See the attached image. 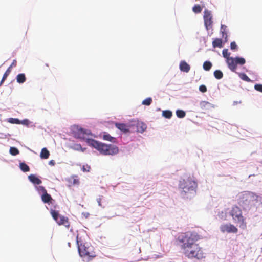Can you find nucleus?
Listing matches in <instances>:
<instances>
[{
	"label": "nucleus",
	"instance_id": "f257e3e1",
	"mask_svg": "<svg viewBox=\"0 0 262 262\" xmlns=\"http://www.w3.org/2000/svg\"><path fill=\"white\" fill-rule=\"evenodd\" d=\"M200 239L196 233L187 232L179 236L178 240L181 244L182 253L189 259H201L205 257L203 250L196 243Z\"/></svg>",
	"mask_w": 262,
	"mask_h": 262
},
{
	"label": "nucleus",
	"instance_id": "f03ea898",
	"mask_svg": "<svg viewBox=\"0 0 262 262\" xmlns=\"http://www.w3.org/2000/svg\"><path fill=\"white\" fill-rule=\"evenodd\" d=\"M86 143L90 146L97 149L101 154L103 155H114L118 153V147L113 144H106L92 139L83 138Z\"/></svg>",
	"mask_w": 262,
	"mask_h": 262
},
{
	"label": "nucleus",
	"instance_id": "7ed1b4c3",
	"mask_svg": "<svg viewBox=\"0 0 262 262\" xmlns=\"http://www.w3.org/2000/svg\"><path fill=\"white\" fill-rule=\"evenodd\" d=\"M197 187V183L193 177L190 174H185L183 178L180 180L179 188L182 189V193L185 194L186 193L193 191Z\"/></svg>",
	"mask_w": 262,
	"mask_h": 262
},
{
	"label": "nucleus",
	"instance_id": "20e7f679",
	"mask_svg": "<svg viewBox=\"0 0 262 262\" xmlns=\"http://www.w3.org/2000/svg\"><path fill=\"white\" fill-rule=\"evenodd\" d=\"M229 214L232 217V220L239 224V227L241 229L243 230L246 229V219L243 214L242 209L237 205H233L230 210Z\"/></svg>",
	"mask_w": 262,
	"mask_h": 262
},
{
	"label": "nucleus",
	"instance_id": "39448f33",
	"mask_svg": "<svg viewBox=\"0 0 262 262\" xmlns=\"http://www.w3.org/2000/svg\"><path fill=\"white\" fill-rule=\"evenodd\" d=\"M222 54L223 57L226 59V61L228 68L232 72L236 71L238 64L243 66L246 62L245 59L243 57H236L233 58L230 57V53L228 52V50L227 49L223 50Z\"/></svg>",
	"mask_w": 262,
	"mask_h": 262
},
{
	"label": "nucleus",
	"instance_id": "423d86ee",
	"mask_svg": "<svg viewBox=\"0 0 262 262\" xmlns=\"http://www.w3.org/2000/svg\"><path fill=\"white\" fill-rule=\"evenodd\" d=\"M255 201V196L250 192H243L239 194L237 203L243 209L251 207Z\"/></svg>",
	"mask_w": 262,
	"mask_h": 262
},
{
	"label": "nucleus",
	"instance_id": "0eeeda50",
	"mask_svg": "<svg viewBox=\"0 0 262 262\" xmlns=\"http://www.w3.org/2000/svg\"><path fill=\"white\" fill-rule=\"evenodd\" d=\"M83 248V261L88 262L96 257L94 248L90 243L85 242Z\"/></svg>",
	"mask_w": 262,
	"mask_h": 262
},
{
	"label": "nucleus",
	"instance_id": "6e6552de",
	"mask_svg": "<svg viewBox=\"0 0 262 262\" xmlns=\"http://www.w3.org/2000/svg\"><path fill=\"white\" fill-rule=\"evenodd\" d=\"M204 21L205 26L207 30H210L212 27V16L211 12L207 9L204 12Z\"/></svg>",
	"mask_w": 262,
	"mask_h": 262
},
{
	"label": "nucleus",
	"instance_id": "1a4fd4ad",
	"mask_svg": "<svg viewBox=\"0 0 262 262\" xmlns=\"http://www.w3.org/2000/svg\"><path fill=\"white\" fill-rule=\"evenodd\" d=\"M220 230L223 233H236L238 232V229L233 224H224L220 227Z\"/></svg>",
	"mask_w": 262,
	"mask_h": 262
},
{
	"label": "nucleus",
	"instance_id": "9d476101",
	"mask_svg": "<svg viewBox=\"0 0 262 262\" xmlns=\"http://www.w3.org/2000/svg\"><path fill=\"white\" fill-rule=\"evenodd\" d=\"M200 107L203 113L209 112L214 107L213 104L206 101H201L200 103Z\"/></svg>",
	"mask_w": 262,
	"mask_h": 262
},
{
	"label": "nucleus",
	"instance_id": "9b49d317",
	"mask_svg": "<svg viewBox=\"0 0 262 262\" xmlns=\"http://www.w3.org/2000/svg\"><path fill=\"white\" fill-rule=\"evenodd\" d=\"M56 222L59 225H63L67 228L70 226L68 218L62 215H60Z\"/></svg>",
	"mask_w": 262,
	"mask_h": 262
},
{
	"label": "nucleus",
	"instance_id": "f8f14e48",
	"mask_svg": "<svg viewBox=\"0 0 262 262\" xmlns=\"http://www.w3.org/2000/svg\"><path fill=\"white\" fill-rule=\"evenodd\" d=\"M115 125L118 129L124 133L129 132L130 127V125L117 122L115 123Z\"/></svg>",
	"mask_w": 262,
	"mask_h": 262
},
{
	"label": "nucleus",
	"instance_id": "ddd939ff",
	"mask_svg": "<svg viewBox=\"0 0 262 262\" xmlns=\"http://www.w3.org/2000/svg\"><path fill=\"white\" fill-rule=\"evenodd\" d=\"M179 68L181 71L188 73L190 71V67L185 61L183 60L180 62Z\"/></svg>",
	"mask_w": 262,
	"mask_h": 262
},
{
	"label": "nucleus",
	"instance_id": "4468645a",
	"mask_svg": "<svg viewBox=\"0 0 262 262\" xmlns=\"http://www.w3.org/2000/svg\"><path fill=\"white\" fill-rule=\"evenodd\" d=\"M72 134L76 138H81L82 136V128H78L77 126H74L72 128Z\"/></svg>",
	"mask_w": 262,
	"mask_h": 262
},
{
	"label": "nucleus",
	"instance_id": "2eb2a0df",
	"mask_svg": "<svg viewBox=\"0 0 262 262\" xmlns=\"http://www.w3.org/2000/svg\"><path fill=\"white\" fill-rule=\"evenodd\" d=\"M41 199L45 203H49L51 201L52 198L51 196L47 193V192H45V193L41 195Z\"/></svg>",
	"mask_w": 262,
	"mask_h": 262
},
{
	"label": "nucleus",
	"instance_id": "dca6fc26",
	"mask_svg": "<svg viewBox=\"0 0 262 262\" xmlns=\"http://www.w3.org/2000/svg\"><path fill=\"white\" fill-rule=\"evenodd\" d=\"M28 178L29 180L34 184L39 185L41 183V181L33 174L29 176Z\"/></svg>",
	"mask_w": 262,
	"mask_h": 262
},
{
	"label": "nucleus",
	"instance_id": "f3484780",
	"mask_svg": "<svg viewBox=\"0 0 262 262\" xmlns=\"http://www.w3.org/2000/svg\"><path fill=\"white\" fill-rule=\"evenodd\" d=\"M227 27L225 25H222L221 27V32L222 34V37L225 38V41H227Z\"/></svg>",
	"mask_w": 262,
	"mask_h": 262
},
{
	"label": "nucleus",
	"instance_id": "a211bd4d",
	"mask_svg": "<svg viewBox=\"0 0 262 262\" xmlns=\"http://www.w3.org/2000/svg\"><path fill=\"white\" fill-rule=\"evenodd\" d=\"M222 40L220 38H215L212 41V46L214 48H221L223 47L222 45Z\"/></svg>",
	"mask_w": 262,
	"mask_h": 262
},
{
	"label": "nucleus",
	"instance_id": "6ab92c4d",
	"mask_svg": "<svg viewBox=\"0 0 262 262\" xmlns=\"http://www.w3.org/2000/svg\"><path fill=\"white\" fill-rule=\"evenodd\" d=\"M102 138L104 140L108 141L113 143L115 142L116 140L115 138L112 137L110 134L106 132L103 133Z\"/></svg>",
	"mask_w": 262,
	"mask_h": 262
},
{
	"label": "nucleus",
	"instance_id": "aec40b11",
	"mask_svg": "<svg viewBox=\"0 0 262 262\" xmlns=\"http://www.w3.org/2000/svg\"><path fill=\"white\" fill-rule=\"evenodd\" d=\"M50 155V152L46 148L42 149L40 156L41 159H47Z\"/></svg>",
	"mask_w": 262,
	"mask_h": 262
},
{
	"label": "nucleus",
	"instance_id": "412c9836",
	"mask_svg": "<svg viewBox=\"0 0 262 262\" xmlns=\"http://www.w3.org/2000/svg\"><path fill=\"white\" fill-rule=\"evenodd\" d=\"M16 80L19 83H23L26 80L25 75L23 73L18 74L16 77Z\"/></svg>",
	"mask_w": 262,
	"mask_h": 262
},
{
	"label": "nucleus",
	"instance_id": "4be33fe9",
	"mask_svg": "<svg viewBox=\"0 0 262 262\" xmlns=\"http://www.w3.org/2000/svg\"><path fill=\"white\" fill-rule=\"evenodd\" d=\"M212 63L209 61H206L204 62L203 67L205 71H209L212 67Z\"/></svg>",
	"mask_w": 262,
	"mask_h": 262
},
{
	"label": "nucleus",
	"instance_id": "5701e85b",
	"mask_svg": "<svg viewBox=\"0 0 262 262\" xmlns=\"http://www.w3.org/2000/svg\"><path fill=\"white\" fill-rule=\"evenodd\" d=\"M11 67H9L5 72V73L3 75V76L2 77V79L1 80V81L0 82V85L4 82V81L6 79L8 76L9 75L10 72H11Z\"/></svg>",
	"mask_w": 262,
	"mask_h": 262
},
{
	"label": "nucleus",
	"instance_id": "b1692460",
	"mask_svg": "<svg viewBox=\"0 0 262 262\" xmlns=\"http://www.w3.org/2000/svg\"><path fill=\"white\" fill-rule=\"evenodd\" d=\"M214 76L217 79H221L223 77V74L221 71L216 70L214 72Z\"/></svg>",
	"mask_w": 262,
	"mask_h": 262
},
{
	"label": "nucleus",
	"instance_id": "393cba45",
	"mask_svg": "<svg viewBox=\"0 0 262 262\" xmlns=\"http://www.w3.org/2000/svg\"><path fill=\"white\" fill-rule=\"evenodd\" d=\"M162 115L166 118L170 119L172 115V113L169 110H165L162 112Z\"/></svg>",
	"mask_w": 262,
	"mask_h": 262
},
{
	"label": "nucleus",
	"instance_id": "a878e982",
	"mask_svg": "<svg viewBox=\"0 0 262 262\" xmlns=\"http://www.w3.org/2000/svg\"><path fill=\"white\" fill-rule=\"evenodd\" d=\"M176 115L178 118H183L185 116L186 113L183 110H178L176 111Z\"/></svg>",
	"mask_w": 262,
	"mask_h": 262
},
{
	"label": "nucleus",
	"instance_id": "bb28decb",
	"mask_svg": "<svg viewBox=\"0 0 262 262\" xmlns=\"http://www.w3.org/2000/svg\"><path fill=\"white\" fill-rule=\"evenodd\" d=\"M8 122L11 124H21V121H20L17 118H10L8 119Z\"/></svg>",
	"mask_w": 262,
	"mask_h": 262
},
{
	"label": "nucleus",
	"instance_id": "cd10ccee",
	"mask_svg": "<svg viewBox=\"0 0 262 262\" xmlns=\"http://www.w3.org/2000/svg\"><path fill=\"white\" fill-rule=\"evenodd\" d=\"M202 8L199 5H195L192 8V10L195 13H199L202 11Z\"/></svg>",
	"mask_w": 262,
	"mask_h": 262
},
{
	"label": "nucleus",
	"instance_id": "c85d7f7f",
	"mask_svg": "<svg viewBox=\"0 0 262 262\" xmlns=\"http://www.w3.org/2000/svg\"><path fill=\"white\" fill-rule=\"evenodd\" d=\"M238 75L239 77L243 80L249 82L250 81V79L247 76V75L245 73H239Z\"/></svg>",
	"mask_w": 262,
	"mask_h": 262
},
{
	"label": "nucleus",
	"instance_id": "c756f323",
	"mask_svg": "<svg viewBox=\"0 0 262 262\" xmlns=\"http://www.w3.org/2000/svg\"><path fill=\"white\" fill-rule=\"evenodd\" d=\"M10 153L13 156H15L19 154V150L16 147H11L10 148Z\"/></svg>",
	"mask_w": 262,
	"mask_h": 262
},
{
	"label": "nucleus",
	"instance_id": "7c9ffc66",
	"mask_svg": "<svg viewBox=\"0 0 262 262\" xmlns=\"http://www.w3.org/2000/svg\"><path fill=\"white\" fill-rule=\"evenodd\" d=\"M51 214L53 218L56 221L60 215H59L58 212L56 210H52Z\"/></svg>",
	"mask_w": 262,
	"mask_h": 262
},
{
	"label": "nucleus",
	"instance_id": "2f4dec72",
	"mask_svg": "<svg viewBox=\"0 0 262 262\" xmlns=\"http://www.w3.org/2000/svg\"><path fill=\"white\" fill-rule=\"evenodd\" d=\"M152 102V99L151 98H147L146 99H145V100H144L143 101H142V104L143 105H150V104Z\"/></svg>",
	"mask_w": 262,
	"mask_h": 262
},
{
	"label": "nucleus",
	"instance_id": "473e14b6",
	"mask_svg": "<svg viewBox=\"0 0 262 262\" xmlns=\"http://www.w3.org/2000/svg\"><path fill=\"white\" fill-rule=\"evenodd\" d=\"M20 169L24 172H27L29 170V167L28 165H19Z\"/></svg>",
	"mask_w": 262,
	"mask_h": 262
},
{
	"label": "nucleus",
	"instance_id": "72a5a7b5",
	"mask_svg": "<svg viewBox=\"0 0 262 262\" xmlns=\"http://www.w3.org/2000/svg\"><path fill=\"white\" fill-rule=\"evenodd\" d=\"M254 88L257 91L262 92V84H256L254 85Z\"/></svg>",
	"mask_w": 262,
	"mask_h": 262
},
{
	"label": "nucleus",
	"instance_id": "f704fd0d",
	"mask_svg": "<svg viewBox=\"0 0 262 262\" xmlns=\"http://www.w3.org/2000/svg\"><path fill=\"white\" fill-rule=\"evenodd\" d=\"M199 90L202 93H205L207 91V88L204 85H201L199 86Z\"/></svg>",
	"mask_w": 262,
	"mask_h": 262
},
{
	"label": "nucleus",
	"instance_id": "c9c22d12",
	"mask_svg": "<svg viewBox=\"0 0 262 262\" xmlns=\"http://www.w3.org/2000/svg\"><path fill=\"white\" fill-rule=\"evenodd\" d=\"M79 241H78V236H77V245L78 247V253L80 257H82L81 251L80 249V245H79Z\"/></svg>",
	"mask_w": 262,
	"mask_h": 262
},
{
	"label": "nucleus",
	"instance_id": "e433bc0d",
	"mask_svg": "<svg viewBox=\"0 0 262 262\" xmlns=\"http://www.w3.org/2000/svg\"><path fill=\"white\" fill-rule=\"evenodd\" d=\"M237 45L235 42H232L230 44V48L231 50H235L237 49Z\"/></svg>",
	"mask_w": 262,
	"mask_h": 262
},
{
	"label": "nucleus",
	"instance_id": "4c0bfd02",
	"mask_svg": "<svg viewBox=\"0 0 262 262\" xmlns=\"http://www.w3.org/2000/svg\"><path fill=\"white\" fill-rule=\"evenodd\" d=\"M38 189L40 190V191H41L43 193H45V192H47V190H46V189L43 186H39V188H38Z\"/></svg>",
	"mask_w": 262,
	"mask_h": 262
},
{
	"label": "nucleus",
	"instance_id": "58836bf2",
	"mask_svg": "<svg viewBox=\"0 0 262 262\" xmlns=\"http://www.w3.org/2000/svg\"><path fill=\"white\" fill-rule=\"evenodd\" d=\"M21 124H24V125H27L28 124V120L25 119L21 121Z\"/></svg>",
	"mask_w": 262,
	"mask_h": 262
},
{
	"label": "nucleus",
	"instance_id": "ea45409f",
	"mask_svg": "<svg viewBox=\"0 0 262 262\" xmlns=\"http://www.w3.org/2000/svg\"><path fill=\"white\" fill-rule=\"evenodd\" d=\"M16 63H17L16 60H14L10 67L11 68L13 66H16Z\"/></svg>",
	"mask_w": 262,
	"mask_h": 262
},
{
	"label": "nucleus",
	"instance_id": "a19ab883",
	"mask_svg": "<svg viewBox=\"0 0 262 262\" xmlns=\"http://www.w3.org/2000/svg\"><path fill=\"white\" fill-rule=\"evenodd\" d=\"M79 183V181L75 179V178H73V184H77Z\"/></svg>",
	"mask_w": 262,
	"mask_h": 262
},
{
	"label": "nucleus",
	"instance_id": "79ce46f5",
	"mask_svg": "<svg viewBox=\"0 0 262 262\" xmlns=\"http://www.w3.org/2000/svg\"><path fill=\"white\" fill-rule=\"evenodd\" d=\"M49 164H55V161H54V160H51V161L49 162Z\"/></svg>",
	"mask_w": 262,
	"mask_h": 262
},
{
	"label": "nucleus",
	"instance_id": "37998d69",
	"mask_svg": "<svg viewBox=\"0 0 262 262\" xmlns=\"http://www.w3.org/2000/svg\"><path fill=\"white\" fill-rule=\"evenodd\" d=\"M84 215L85 216V217L87 218L88 217V216L89 215V213H85Z\"/></svg>",
	"mask_w": 262,
	"mask_h": 262
},
{
	"label": "nucleus",
	"instance_id": "c03bdc74",
	"mask_svg": "<svg viewBox=\"0 0 262 262\" xmlns=\"http://www.w3.org/2000/svg\"><path fill=\"white\" fill-rule=\"evenodd\" d=\"M86 170L85 168H84V166L83 165V171Z\"/></svg>",
	"mask_w": 262,
	"mask_h": 262
},
{
	"label": "nucleus",
	"instance_id": "a18cd8bd",
	"mask_svg": "<svg viewBox=\"0 0 262 262\" xmlns=\"http://www.w3.org/2000/svg\"><path fill=\"white\" fill-rule=\"evenodd\" d=\"M68 245H69V246H70V243H68Z\"/></svg>",
	"mask_w": 262,
	"mask_h": 262
},
{
	"label": "nucleus",
	"instance_id": "49530a36",
	"mask_svg": "<svg viewBox=\"0 0 262 262\" xmlns=\"http://www.w3.org/2000/svg\"><path fill=\"white\" fill-rule=\"evenodd\" d=\"M46 66H47V67H49L48 64H46Z\"/></svg>",
	"mask_w": 262,
	"mask_h": 262
},
{
	"label": "nucleus",
	"instance_id": "de8ad7c7",
	"mask_svg": "<svg viewBox=\"0 0 262 262\" xmlns=\"http://www.w3.org/2000/svg\"><path fill=\"white\" fill-rule=\"evenodd\" d=\"M82 133H83V134L85 133L83 130L82 131Z\"/></svg>",
	"mask_w": 262,
	"mask_h": 262
},
{
	"label": "nucleus",
	"instance_id": "09e8293b",
	"mask_svg": "<svg viewBox=\"0 0 262 262\" xmlns=\"http://www.w3.org/2000/svg\"><path fill=\"white\" fill-rule=\"evenodd\" d=\"M99 205H101L100 202H99Z\"/></svg>",
	"mask_w": 262,
	"mask_h": 262
}]
</instances>
